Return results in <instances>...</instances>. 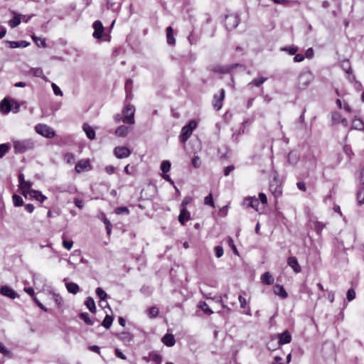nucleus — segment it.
Wrapping results in <instances>:
<instances>
[{"label":"nucleus","instance_id":"f257e3e1","mask_svg":"<svg viewBox=\"0 0 364 364\" xmlns=\"http://www.w3.org/2000/svg\"><path fill=\"white\" fill-rule=\"evenodd\" d=\"M11 142L16 154L33 151L36 147V141L33 139H13Z\"/></svg>","mask_w":364,"mask_h":364},{"label":"nucleus","instance_id":"f03ea898","mask_svg":"<svg viewBox=\"0 0 364 364\" xmlns=\"http://www.w3.org/2000/svg\"><path fill=\"white\" fill-rule=\"evenodd\" d=\"M314 80V75L309 70L300 73L298 79V87L300 90H305L309 87Z\"/></svg>","mask_w":364,"mask_h":364},{"label":"nucleus","instance_id":"7ed1b4c3","mask_svg":"<svg viewBox=\"0 0 364 364\" xmlns=\"http://www.w3.org/2000/svg\"><path fill=\"white\" fill-rule=\"evenodd\" d=\"M122 113L124 115L122 118V121L124 123L129 124H134L135 123V108L133 105L130 104L126 105L123 109Z\"/></svg>","mask_w":364,"mask_h":364},{"label":"nucleus","instance_id":"20e7f679","mask_svg":"<svg viewBox=\"0 0 364 364\" xmlns=\"http://www.w3.org/2000/svg\"><path fill=\"white\" fill-rule=\"evenodd\" d=\"M197 123L194 120H191L189 123L184 126L180 134V139L182 142H186L191 135L193 131L196 128Z\"/></svg>","mask_w":364,"mask_h":364},{"label":"nucleus","instance_id":"39448f33","mask_svg":"<svg viewBox=\"0 0 364 364\" xmlns=\"http://www.w3.org/2000/svg\"><path fill=\"white\" fill-rule=\"evenodd\" d=\"M35 130L38 134L49 139L53 138L55 135V131L51 127L44 124H36Z\"/></svg>","mask_w":364,"mask_h":364},{"label":"nucleus","instance_id":"423d86ee","mask_svg":"<svg viewBox=\"0 0 364 364\" xmlns=\"http://www.w3.org/2000/svg\"><path fill=\"white\" fill-rule=\"evenodd\" d=\"M341 67L346 73L347 79L351 82H354L355 80V76L353 74L349 60L348 59L343 60L341 63Z\"/></svg>","mask_w":364,"mask_h":364},{"label":"nucleus","instance_id":"0eeeda50","mask_svg":"<svg viewBox=\"0 0 364 364\" xmlns=\"http://www.w3.org/2000/svg\"><path fill=\"white\" fill-rule=\"evenodd\" d=\"M114 154L118 159H124L129 157L132 151L126 146H117L114 149Z\"/></svg>","mask_w":364,"mask_h":364},{"label":"nucleus","instance_id":"6e6552de","mask_svg":"<svg viewBox=\"0 0 364 364\" xmlns=\"http://www.w3.org/2000/svg\"><path fill=\"white\" fill-rule=\"evenodd\" d=\"M225 97V90L221 89L219 94H215L213 97V107L217 110L221 109L223 106V101Z\"/></svg>","mask_w":364,"mask_h":364},{"label":"nucleus","instance_id":"1a4fd4ad","mask_svg":"<svg viewBox=\"0 0 364 364\" xmlns=\"http://www.w3.org/2000/svg\"><path fill=\"white\" fill-rule=\"evenodd\" d=\"M76 172L81 173L82 171H88L91 169V166L88 159L80 160L75 165Z\"/></svg>","mask_w":364,"mask_h":364},{"label":"nucleus","instance_id":"9d476101","mask_svg":"<svg viewBox=\"0 0 364 364\" xmlns=\"http://www.w3.org/2000/svg\"><path fill=\"white\" fill-rule=\"evenodd\" d=\"M0 294L12 299L18 297V294L12 288L6 285L2 286L0 288Z\"/></svg>","mask_w":364,"mask_h":364},{"label":"nucleus","instance_id":"9b49d317","mask_svg":"<svg viewBox=\"0 0 364 364\" xmlns=\"http://www.w3.org/2000/svg\"><path fill=\"white\" fill-rule=\"evenodd\" d=\"M277 337L279 346L289 343L291 341V336L288 331H284L283 333L278 334Z\"/></svg>","mask_w":364,"mask_h":364},{"label":"nucleus","instance_id":"f8f14e48","mask_svg":"<svg viewBox=\"0 0 364 364\" xmlns=\"http://www.w3.org/2000/svg\"><path fill=\"white\" fill-rule=\"evenodd\" d=\"M92 26L95 30L92 34L93 37L97 39L100 38L102 36V33L104 31V27L102 22L100 21H95Z\"/></svg>","mask_w":364,"mask_h":364},{"label":"nucleus","instance_id":"ddd939ff","mask_svg":"<svg viewBox=\"0 0 364 364\" xmlns=\"http://www.w3.org/2000/svg\"><path fill=\"white\" fill-rule=\"evenodd\" d=\"M225 24L230 28H235L239 24V18L236 15H230L225 18Z\"/></svg>","mask_w":364,"mask_h":364},{"label":"nucleus","instance_id":"4468645a","mask_svg":"<svg viewBox=\"0 0 364 364\" xmlns=\"http://www.w3.org/2000/svg\"><path fill=\"white\" fill-rule=\"evenodd\" d=\"M300 159L299 154L296 151H291L287 156V161L289 164L294 166Z\"/></svg>","mask_w":364,"mask_h":364},{"label":"nucleus","instance_id":"2eb2a0df","mask_svg":"<svg viewBox=\"0 0 364 364\" xmlns=\"http://www.w3.org/2000/svg\"><path fill=\"white\" fill-rule=\"evenodd\" d=\"M191 219L190 213L188 211L186 208H182L181 209L180 214L178 215V221L181 225L185 223Z\"/></svg>","mask_w":364,"mask_h":364},{"label":"nucleus","instance_id":"dca6fc26","mask_svg":"<svg viewBox=\"0 0 364 364\" xmlns=\"http://www.w3.org/2000/svg\"><path fill=\"white\" fill-rule=\"evenodd\" d=\"M32 182L29 181H26L22 185L19 186L21 193L24 196V197H27V196H29L31 194V191L33 190L31 189L32 187Z\"/></svg>","mask_w":364,"mask_h":364},{"label":"nucleus","instance_id":"f3484780","mask_svg":"<svg viewBox=\"0 0 364 364\" xmlns=\"http://www.w3.org/2000/svg\"><path fill=\"white\" fill-rule=\"evenodd\" d=\"M244 204L247 207L254 208L257 211L258 210L259 200L255 197L246 198L244 200Z\"/></svg>","mask_w":364,"mask_h":364},{"label":"nucleus","instance_id":"a211bd4d","mask_svg":"<svg viewBox=\"0 0 364 364\" xmlns=\"http://www.w3.org/2000/svg\"><path fill=\"white\" fill-rule=\"evenodd\" d=\"M238 66H241V65L240 64L237 63V64H234V65H231L218 66V67L215 68L214 70L215 72H218L220 73H228L232 70H233L235 68L238 67Z\"/></svg>","mask_w":364,"mask_h":364},{"label":"nucleus","instance_id":"6ab92c4d","mask_svg":"<svg viewBox=\"0 0 364 364\" xmlns=\"http://www.w3.org/2000/svg\"><path fill=\"white\" fill-rule=\"evenodd\" d=\"M288 265L290 266L296 273L301 272V267L299 264L297 259L295 257H289L287 261Z\"/></svg>","mask_w":364,"mask_h":364},{"label":"nucleus","instance_id":"aec40b11","mask_svg":"<svg viewBox=\"0 0 364 364\" xmlns=\"http://www.w3.org/2000/svg\"><path fill=\"white\" fill-rule=\"evenodd\" d=\"M351 129L364 131V122L363 119L355 117L352 122Z\"/></svg>","mask_w":364,"mask_h":364},{"label":"nucleus","instance_id":"412c9836","mask_svg":"<svg viewBox=\"0 0 364 364\" xmlns=\"http://www.w3.org/2000/svg\"><path fill=\"white\" fill-rule=\"evenodd\" d=\"M273 291L276 295L281 296L282 299H286L288 296L287 292L282 285L276 284L274 287Z\"/></svg>","mask_w":364,"mask_h":364},{"label":"nucleus","instance_id":"4be33fe9","mask_svg":"<svg viewBox=\"0 0 364 364\" xmlns=\"http://www.w3.org/2000/svg\"><path fill=\"white\" fill-rule=\"evenodd\" d=\"M82 129L85 132L88 139L92 140L95 137V132L93 128L88 124L85 123L82 126Z\"/></svg>","mask_w":364,"mask_h":364},{"label":"nucleus","instance_id":"5701e85b","mask_svg":"<svg viewBox=\"0 0 364 364\" xmlns=\"http://www.w3.org/2000/svg\"><path fill=\"white\" fill-rule=\"evenodd\" d=\"M11 110V106L9 100L6 98L1 100L0 102V111L3 114H8Z\"/></svg>","mask_w":364,"mask_h":364},{"label":"nucleus","instance_id":"b1692460","mask_svg":"<svg viewBox=\"0 0 364 364\" xmlns=\"http://www.w3.org/2000/svg\"><path fill=\"white\" fill-rule=\"evenodd\" d=\"M29 196L31 198H34L41 203H43L44 200L47 199L46 196L43 195L41 191L36 190L31 191V194Z\"/></svg>","mask_w":364,"mask_h":364},{"label":"nucleus","instance_id":"393cba45","mask_svg":"<svg viewBox=\"0 0 364 364\" xmlns=\"http://www.w3.org/2000/svg\"><path fill=\"white\" fill-rule=\"evenodd\" d=\"M162 342L167 346L171 347L174 346L176 340L172 334L167 333L161 339Z\"/></svg>","mask_w":364,"mask_h":364},{"label":"nucleus","instance_id":"a878e982","mask_svg":"<svg viewBox=\"0 0 364 364\" xmlns=\"http://www.w3.org/2000/svg\"><path fill=\"white\" fill-rule=\"evenodd\" d=\"M65 287L69 293L77 294L80 291L79 286L74 282H66Z\"/></svg>","mask_w":364,"mask_h":364},{"label":"nucleus","instance_id":"bb28decb","mask_svg":"<svg viewBox=\"0 0 364 364\" xmlns=\"http://www.w3.org/2000/svg\"><path fill=\"white\" fill-rule=\"evenodd\" d=\"M267 80V78L264 77L255 78L247 84V87L249 88H252L253 86L260 87Z\"/></svg>","mask_w":364,"mask_h":364},{"label":"nucleus","instance_id":"cd10ccee","mask_svg":"<svg viewBox=\"0 0 364 364\" xmlns=\"http://www.w3.org/2000/svg\"><path fill=\"white\" fill-rule=\"evenodd\" d=\"M9 47L11 48H26L29 46V43L26 41H8Z\"/></svg>","mask_w":364,"mask_h":364},{"label":"nucleus","instance_id":"c85d7f7f","mask_svg":"<svg viewBox=\"0 0 364 364\" xmlns=\"http://www.w3.org/2000/svg\"><path fill=\"white\" fill-rule=\"evenodd\" d=\"M144 359L146 360V361H148L149 360H151L156 364H160L162 360V357L161 355L156 353V352H151L149 354V358L145 357Z\"/></svg>","mask_w":364,"mask_h":364},{"label":"nucleus","instance_id":"c756f323","mask_svg":"<svg viewBox=\"0 0 364 364\" xmlns=\"http://www.w3.org/2000/svg\"><path fill=\"white\" fill-rule=\"evenodd\" d=\"M262 282L267 285H270L274 283V278L272 274L269 272H264L261 277Z\"/></svg>","mask_w":364,"mask_h":364},{"label":"nucleus","instance_id":"7c9ffc66","mask_svg":"<svg viewBox=\"0 0 364 364\" xmlns=\"http://www.w3.org/2000/svg\"><path fill=\"white\" fill-rule=\"evenodd\" d=\"M166 38L168 45L173 46L175 44L176 40L173 37V31L171 26L166 28Z\"/></svg>","mask_w":364,"mask_h":364},{"label":"nucleus","instance_id":"2f4dec72","mask_svg":"<svg viewBox=\"0 0 364 364\" xmlns=\"http://www.w3.org/2000/svg\"><path fill=\"white\" fill-rule=\"evenodd\" d=\"M129 131V128L125 125H121L115 131V134L121 137L126 136Z\"/></svg>","mask_w":364,"mask_h":364},{"label":"nucleus","instance_id":"473e14b6","mask_svg":"<svg viewBox=\"0 0 364 364\" xmlns=\"http://www.w3.org/2000/svg\"><path fill=\"white\" fill-rule=\"evenodd\" d=\"M29 73L33 74L35 77H41L44 80L48 81L47 77L43 75V71L41 68H31Z\"/></svg>","mask_w":364,"mask_h":364},{"label":"nucleus","instance_id":"72a5a7b5","mask_svg":"<svg viewBox=\"0 0 364 364\" xmlns=\"http://www.w3.org/2000/svg\"><path fill=\"white\" fill-rule=\"evenodd\" d=\"M87 308L92 312L95 313L96 310L95 303L92 297H87L85 302Z\"/></svg>","mask_w":364,"mask_h":364},{"label":"nucleus","instance_id":"f704fd0d","mask_svg":"<svg viewBox=\"0 0 364 364\" xmlns=\"http://www.w3.org/2000/svg\"><path fill=\"white\" fill-rule=\"evenodd\" d=\"M21 15L15 14L14 17L9 21V25L11 28H15L21 23Z\"/></svg>","mask_w":364,"mask_h":364},{"label":"nucleus","instance_id":"c9c22d12","mask_svg":"<svg viewBox=\"0 0 364 364\" xmlns=\"http://www.w3.org/2000/svg\"><path fill=\"white\" fill-rule=\"evenodd\" d=\"M32 39L34 41V42L36 43V45L38 47L46 48L47 46L45 38L37 37V36L33 35Z\"/></svg>","mask_w":364,"mask_h":364},{"label":"nucleus","instance_id":"e433bc0d","mask_svg":"<svg viewBox=\"0 0 364 364\" xmlns=\"http://www.w3.org/2000/svg\"><path fill=\"white\" fill-rule=\"evenodd\" d=\"M357 200L359 205L364 204V186L359 188L357 193Z\"/></svg>","mask_w":364,"mask_h":364},{"label":"nucleus","instance_id":"4c0bfd02","mask_svg":"<svg viewBox=\"0 0 364 364\" xmlns=\"http://www.w3.org/2000/svg\"><path fill=\"white\" fill-rule=\"evenodd\" d=\"M113 322V317L109 315H106L102 325L107 329L109 328Z\"/></svg>","mask_w":364,"mask_h":364},{"label":"nucleus","instance_id":"58836bf2","mask_svg":"<svg viewBox=\"0 0 364 364\" xmlns=\"http://www.w3.org/2000/svg\"><path fill=\"white\" fill-rule=\"evenodd\" d=\"M80 317L81 319H82L85 321V323L87 325H89V326L93 325L94 322L92 321V319L90 318V317L87 313H81L80 314Z\"/></svg>","mask_w":364,"mask_h":364},{"label":"nucleus","instance_id":"ea45409f","mask_svg":"<svg viewBox=\"0 0 364 364\" xmlns=\"http://www.w3.org/2000/svg\"><path fill=\"white\" fill-rule=\"evenodd\" d=\"M12 198H13V202H14V206L20 207V206H22L23 205V199L21 198V196H18L16 194H14L12 196Z\"/></svg>","mask_w":364,"mask_h":364},{"label":"nucleus","instance_id":"a19ab883","mask_svg":"<svg viewBox=\"0 0 364 364\" xmlns=\"http://www.w3.org/2000/svg\"><path fill=\"white\" fill-rule=\"evenodd\" d=\"M134 336L129 332H123L119 335L122 341L129 342L133 340Z\"/></svg>","mask_w":364,"mask_h":364},{"label":"nucleus","instance_id":"79ce46f5","mask_svg":"<svg viewBox=\"0 0 364 364\" xmlns=\"http://www.w3.org/2000/svg\"><path fill=\"white\" fill-rule=\"evenodd\" d=\"M171 163L169 161H164L161 164V170L164 173H166L170 171Z\"/></svg>","mask_w":364,"mask_h":364},{"label":"nucleus","instance_id":"37998d69","mask_svg":"<svg viewBox=\"0 0 364 364\" xmlns=\"http://www.w3.org/2000/svg\"><path fill=\"white\" fill-rule=\"evenodd\" d=\"M96 294L102 301L105 300L107 297V293L101 287L96 289Z\"/></svg>","mask_w":364,"mask_h":364},{"label":"nucleus","instance_id":"c03bdc74","mask_svg":"<svg viewBox=\"0 0 364 364\" xmlns=\"http://www.w3.org/2000/svg\"><path fill=\"white\" fill-rule=\"evenodd\" d=\"M199 307L207 314L210 315L213 311L209 308L208 305L205 302L202 301L199 304Z\"/></svg>","mask_w":364,"mask_h":364},{"label":"nucleus","instance_id":"a18cd8bd","mask_svg":"<svg viewBox=\"0 0 364 364\" xmlns=\"http://www.w3.org/2000/svg\"><path fill=\"white\" fill-rule=\"evenodd\" d=\"M159 313V309L155 306H152V307L149 308L148 310V315L151 318L156 317L158 316Z\"/></svg>","mask_w":364,"mask_h":364},{"label":"nucleus","instance_id":"49530a36","mask_svg":"<svg viewBox=\"0 0 364 364\" xmlns=\"http://www.w3.org/2000/svg\"><path fill=\"white\" fill-rule=\"evenodd\" d=\"M9 146L7 144H0V159L3 158L4 155L8 152Z\"/></svg>","mask_w":364,"mask_h":364},{"label":"nucleus","instance_id":"de8ad7c7","mask_svg":"<svg viewBox=\"0 0 364 364\" xmlns=\"http://www.w3.org/2000/svg\"><path fill=\"white\" fill-rule=\"evenodd\" d=\"M132 80L129 79L126 81L124 88L127 93V97L129 96L132 92Z\"/></svg>","mask_w":364,"mask_h":364},{"label":"nucleus","instance_id":"09e8293b","mask_svg":"<svg viewBox=\"0 0 364 364\" xmlns=\"http://www.w3.org/2000/svg\"><path fill=\"white\" fill-rule=\"evenodd\" d=\"M204 203L207 205H210L213 208H215L214 202L213 200V195L212 193H210L208 196L205 197L204 198Z\"/></svg>","mask_w":364,"mask_h":364},{"label":"nucleus","instance_id":"8fccbe9b","mask_svg":"<svg viewBox=\"0 0 364 364\" xmlns=\"http://www.w3.org/2000/svg\"><path fill=\"white\" fill-rule=\"evenodd\" d=\"M73 242L72 240H65V235H63V246L70 250L72 247H73Z\"/></svg>","mask_w":364,"mask_h":364},{"label":"nucleus","instance_id":"3c124183","mask_svg":"<svg viewBox=\"0 0 364 364\" xmlns=\"http://www.w3.org/2000/svg\"><path fill=\"white\" fill-rule=\"evenodd\" d=\"M114 212L117 215H121V214L128 215L129 213V210L127 207H118L115 209Z\"/></svg>","mask_w":364,"mask_h":364},{"label":"nucleus","instance_id":"603ef678","mask_svg":"<svg viewBox=\"0 0 364 364\" xmlns=\"http://www.w3.org/2000/svg\"><path fill=\"white\" fill-rule=\"evenodd\" d=\"M341 119V116L340 113L336 112L332 113L331 119H332V122H333V124L340 123Z\"/></svg>","mask_w":364,"mask_h":364},{"label":"nucleus","instance_id":"864d4df0","mask_svg":"<svg viewBox=\"0 0 364 364\" xmlns=\"http://www.w3.org/2000/svg\"><path fill=\"white\" fill-rule=\"evenodd\" d=\"M65 161L68 164H73L75 161V155L72 153H67L65 155Z\"/></svg>","mask_w":364,"mask_h":364},{"label":"nucleus","instance_id":"5fc2aeb1","mask_svg":"<svg viewBox=\"0 0 364 364\" xmlns=\"http://www.w3.org/2000/svg\"><path fill=\"white\" fill-rule=\"evenodd\" d=\"M324 228V225L321 222H316L314 224V230L318 234H321V231Z\"/></svg>","mask_w":364,"mask_h":364},{"label":"nucleus","instance_id":"6e6d98bb","mask_svg":"<svg viewBox=\"0 0 364 364\" xmlns=\"http://www.w3.org/2000/svg\"><path fill=\"white\" fill-rule=\"evenodd\" d=\"M51 87L53 88V92L55 95L63 96V92L60 89V87L55 83L51 84Z\"/></svg>","mask_w":364,"mask_h":364},{"label":"nucleus","instance_id":"4d7b16f0","mask_svg":"<svg viewBox=\"0 0 364 364\" xmlns=\"http://www.w3.org/2000/svg\"><path fill=\"white\" fill-rule=\"evenodd\" d=\"M282 50L287 51L290 55H295L298 50V48L296 46L287 47L282 48Z\"/></svg>","mask_w":364,"mask_h":364},{"label":"nucleus","instance_id":"13d9d810","mask_svg":"<svg viewBox=\"0 0 364 364\" xmlns=\"http://www.w3.org/2000/svg\"><path fill=\"white\" fill-rule=\"evenodd\" d=\"M355 297V292L353 289H350L347 291V299L348 301H353Z\"/></svg>","mask_w":364,"mask_h":364},{"label":"nucleus","instance_id":"bf43d9fd","mask_svg":"<svg viewBox=\"0 0 364 364\" xmlns=\"http://www.w3.org/2000/svg\"><path fill=\"white\" fill-rule=\"evenodd\" d=\"M215 256L218 258L221 257L223 255V248L221 246H216L215 247Z\"/></svg>","mask_w":364,"mask_h":364},{"label":"nucleus","instance_id":"052dcab7","mask_svg":"<svg viewBox=\"0 0 364 364\" xmlns=\"http://www.w3.org/2000/svg\"><path fill=\"white\" fill-rule=\"evenodd\" d=\"M191 201H192V198H191V197H190V196H186V197L183 198V201H182V203H181V208H186V205H187L188 204H189Z\"/></svg>","mask_w":364,"mask_h":364},{"label":"nucleus","instance_id":"680f3d73","mask_svg":"<svg viewBox=\"0 0 364 364\" xmlns=\"http://www.w3.org/2000/svg\"><path fill=\"white\" fill-rule=\"evenodd\" d=\"M228 245L231 247V248L232 249L233 252L235 253V254H238L237 252V250L236 248V246L234 244V242H233V240L232 237H228Z\"/></svg>","mask_w":364,"mask_h":364},{"label":"nucleus","instance_id":"e2e57ef3","mask_svg":"<svg viewBox=\"0 0 364 364\" xmlns=\"http://www.w3.org/2000/svg\"><path fill=\"white\" fill-rule=\"evenodd\" d=\"M192 164L195 168H198L200 166V159L198 156H195L193 158Z\"/></svg>","mask_w":364,"mask_h":364},{"label":"nucleus","instance_id":"0e129e2a","mask_svg":"<svg viewBox=\"0 0 364 364\" xmlns=\"http://www.w3.org/2000/svg\"><path fill=\"white\" fill-rule=\"evenodd\" d=\"M270 189L272 191V193H273V194L274 195L275 197H279V196H281L282 191H281V188L279 187H276L275 189L273 191L272 190V185H271L270 186Z\"/></svg>","mask_w":364,"mask_h":364},{"label":"nucleus","instance_id":"69168bd1","mask_svg":"<svg viewBox=\"0 0 364 364\" xmlns=\"http://www.w3.org/2000/svg\"><path fill=\"white\" fill-rule=\"evenodd\" d=\"M0 353L5 355L10 354L9 350L1 343H0Z\"/></svg>","mask_w":364,"mask_h":364},{"label":"nucleus","instance_id":"338daca9","mask_svg":"<svg viewBox=\"0 0 364 364\" xmlns=\"http://www.w3.org/2000/svg\"><path fill=\"white\" fill-rule=\"evenodd\" d=\"M238 301L240 302V307L242 309L245 308L246 304H247V301H246V299L245 298H244L243 296H242L241 295H240L238 296Z\"/></svg>","mask_w":364,"mask_h":364},{"label":"nucleus","instance_id":"774afa93","mask_svg":"<svg viewBox=\"0 0 364 364\" xmlns=\"http://www.w3.org/2000/svg\"><path fill=\"white\" fill-rule=\"evenodd\" d=\"M259 200L261 201L262 204H267V196L264 193H260L259 194Z\"/></svg>","mask_w":364,"mask_h":364}]
</instances>
